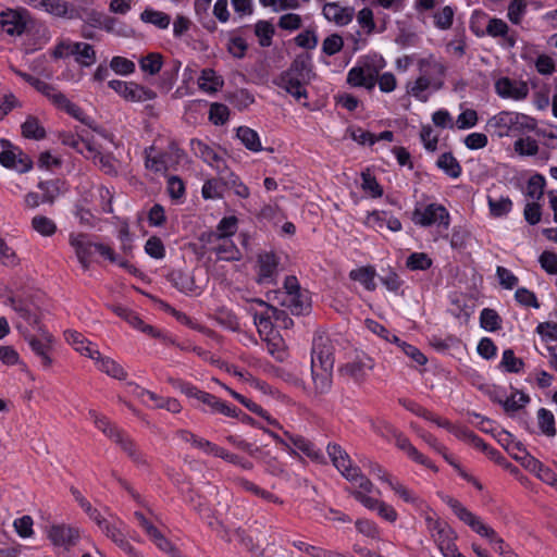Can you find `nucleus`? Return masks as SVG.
Returning a JSON list of instances; mask_svg holds the SVG:
<instances>
[{"label": "nucleus", "instance_id": "1", "mask_svg": "<svg viewBox=\"0 0 557 557\" xmlns=\"http://www.w3.org/2000/svg\"><path fill=\"white\" fill-rule=\"evenodd\" d=\"M442 499L460 521L467 524L478 535L486 539L494 550L499 555L505 556L511 550L492 527L484 523L481 517L470 511L458 499L448 495L443 496Z\"/></svg>", "mask_w": 557, "mask_h": 557}, {"label": "nucleus", "instance_id": "2", "mask_svg": "<svg viewBox=\"0 0 557 557\" xmlns=\"http://www.w3.org/2000/svg\"><path fill=\"white\" fill-rule=\"evenodd\" d=\"M268 299L276 300L294 315L309 314L311 298L307 289H301L296 276L289 275L284 280V289L268 293Z\"/></svg>", "mask_w": 557, "mask_h": 557}, {"label": "nucleus", "instance_id": "3", "mask_svg": "<svg viewBox=\"0 0 557 557\" xmlns=\"http://www.w3.org/2000/svg\"><path fill=\"white\" fill-rule=\"evenodd\" d=\"M424 520L432 539L443 556L457 546V534L447 522L436 518V515L431 510L425 512Z\"/></svg>", "mask_w": 557, "mask_h": 557}, {"label": "nucleus", "instance_id": "4", "mask_svg": "<svg viewBox=\"0 0 557 557\" xmlns=\"http://www.w3.org/2000/svg\"><path fill=\"white\" fill-rule=\"evenodd\" d=\"M47 536L54 553L60 556L69 554L79 543L81 531L78 528L65 523L52 524Z\"/></svg>", "mask_w": 557, "mask_h": 557}, {"label": "nucleus", "instance_id": "5", "mask_svg": "<svg viewBox=\"0 0 557 557\" xmlns=\"http://www.w3.org/2000/svg\"><path fill=\"white\" fill-rule=\"evenodd\" d=\"M412 222L422 227L437 225L438 228L447 231L450 225V214L448 210L440 203H429L423 208H414L412 212Z\"/></svg>", "mask_w": 557, "mask_h": 557}, {"label": "nucleus", "instance_id": "6", "mask_svg": "<svg viewBox=\"0 0 557 557\" xmlns=\"http://www.w3.org/2000/svg\"><path fill=\"white\" fill-rule=\"evenodd\" d=\"M249 306L247 311L253 318V323L257 326L258 333L262 339L277 334L274 331V319L271 315V305L262 299L253 298L248 301Z\"/></svg>", "mask_w": 557, "mask_h": 557}, {"label": "nucleus", "instance_id": "7", "mask_svg": "<svg viewBox=\"0 0 557 557\" xmlns=\"http://www.w3.org/2000/svg\"><path fill=\"white\" fill-rule=\"evenodd\" d=\"M30 22V14L26 9H5L0 12V32L10 36H21Z\"/></svg>", "mask_w": 557, "mask_h": 557}, {"label": "nucleus", "instance_id": "8", "mask_svg": "<svg viewBox=\"0 0 557 557\" xmlns=\"http://www.w3.org/2000/svg\"><path fill=\"white\" fill-rule=\"evenodd\" d=\"M334 346L332 341L324 335H315L311 348V366L320 369L333 370L334 368Z\"/></svg>", "mask_w": 557, "mask_h": 557}, {"label": "nucleus", "instance_id": "9", "mask_svg": "<svg viewBox=\"0 0 557 557\" xmlns=\"http://www.w3.org/2000/svg\"><path fill=\"white\" fill-rule=\"evenodd\" d=\"M3 147L8 145L0 152V164L7 169L15 170L18 173H26L33 168L32 159L24 153L18 147L10 145L8 140H1Z\"/></svg>", "mask_w": 557, "mask_h": 557}, {"label": "nucleus", "instance_id": "10", "mask_svg": "<svg viewBox=\"0 0 557 557\" xmlns=\"http://www.w3.org/2000/svg\"><path fill=\"white\" fill-rule=\"evenodd\" d=\"M41 95L45 96L57 109L62 110L74 119L87 124L84 111L53 85L47 83V88L41 91Z\"/></svg>", "mask_w": 557, "mask_h": 557}, {"label": "nucleus", "instance_id": "11", "mask_svg": "<svg viewBox=\"0 0 557 557\" xmlns=\"http://www.w3.org/2000/svg\"><path fill=\"white\" fill-rule=\"evenodd\" d=\"M172 151H163L157 152L153 146H150L145 149V168L154 173H164L169 170V168L174 163L173 157L177 159L181 157V150L172 145Z\"/></svg>", "mask_w": 557, "mask_h": 557}, {"label": "nucleus", "instance_id": "12", "mask_svg": "<svg viewBox=\"0 0 557 557\" xmlns=\"http://www.w3.org/2000/svg\"><path fill=\"white\" fill-rule=\"evenodd\" d=\"M280 259L274 252H262L257 259V283L275 284L278 274Z\"/></svg>", "mask_w": 557, "mask_h": 557}, {"label": "nucleus", "instance_id": "13", "mask_svg": "<svg viewBox=\"0 0 557 557\" xmlns=\"http://www.w3.org/2000/svg\"><path fill=\"white\" fill-rule=\"evenodd\" d=\"M496 94L504 99L523 100L529 95V86L523 81L500 77L495 83Z\"/></svg>", "mask_w": 557, "mask_h": 557}, {"label": "nucleus", "instance_id": "14", "mask_svg": "<svg viewBox=\"0 0 557 557\" xmlns=\"http://www.w3.org/2000/svg\"><path fill=\"white\" fill-rule=\"evenodd\" d=\"M374 360L370 356L362 354L357 355L355 359L345 363L341 368V372L356 382H362L366 380L369 372L374 369Z\"/></svg>", "mask_w": 557, "mask_h": 557}, {"label": "nucleus", "instance_id": "15", "mask_svg": "<svg viewBox=\"0 0 557 557\" xmlns=\"http://www.w3.org/2000/svg\"><path fill=\"white\" fill-rule=\"evenodd\" d=\"M190 149L197 158L210 165L215 172L226 163L225 159L208 143L193 138L190 140Z\"/></svg>", "mask_w": 557, "mask_h": 557}, {"label": "nucleus", "instance_id": "16", "mask_svg": "<svg viewBox=\"0 0 557 557\" xmlns=\"http://www.w3.org/2000/svg\"><path fill=\"white\" fill-rule=\"evenodd\" d=\"M347 83L372 90L376 85V70L369 64L356 65L348 71Z\"/></svg>", "mask_w": 557, "mask_h": 557}, {"label": "nucleus", "instance_id": "17", "mask_svg": "<svg viewBox=\"0 0 557 557\" xmlns=\"http://www.w3.org/2000/svg\"><path fill=\"white\" fill-rule=\"evenodd\" d=\"M168 281L178 292L188 296H198L202 289L195 282L193 273L184 270H172L168 274Z\"/></svg>", "mask_w": 557, "mask_h": 557}, {"label": "nucleus", "instance_id": "18", "mask_svg": "<svg viewBox=\"0 0 557 557\" xmlns=\"http://www.w3.org/2000/svg\"><path fill=\"white\" fill-rule=\"evenodd\" d=\"M70 245L74 248L76 257L84 270L90 265V257L96 252V245L88 239L86 234H71Z\"/></svg>", "mask_w": 557, "mask_h": 557}, {"label": "nucleus", "instance_id": "19", "mask_svg": "<svg viewBox=\"0 0 557 557\" xmlns=\"http://www.w3.org/2000/svg\"><path fill=\"white\" fill-rule=\"evenodd\" d=\"M311 376L313 387L309 391V396L314 399H321V397L327 394L333 384V370L320 369L319 367L312 364L311 366Z\"/></svg>", "mask_w": 557, "mask_h": 557}, {"label": "nucleus", "instance_id": "20", "mask_svg": "<svg viewBox=\"0 0 557 557\" xmlns=\"http://www.w3.org/2000/svg\"><path fill=\"white\" fill-rule=\"evenodd\" d=\"M322 15L337 26H346L354 18L355 9L344 7L339 2H326L322 7Z\"/></svg>", "mask_w": 557, "mask_h": 557}, {"label": "nucleus", "instance_id": "21", "mask_svg": "<svg viewBox=\"0 0 557 557\" xmlns=\"http://www.w3.org/2000/svg\"><path fill=\"white\" fill-rule=\"evenodd\" d=\"M110 519L104 523V525L100 529L107 537H109L112 542H114L120 548L126 552L129 555H135V548L131 545V543L126 540L121 527L123 522L117 518L109 515Z\"/></svg>", "mask_w": 557, "mask_h": 557}, {"label": "nucleus", "instance_id": "22", "mask_svg": "<svg viewBox=\"0 0 557 557\" xmlns=\"http://www.w3.org/2000/svg\"><path fill=\"white\" fill-rule=\"evenodd\" d=\"M111 309L117 317L126 321L134 329L139 330L152 337H158L160 335L159 332L152 325L146 324L140 319V317L132 309L123 307L121 305H114L111 307Z\"/></svg>", "mask_w": 557, "mask_h": 557}, {"label": "nucleus", "instance_id": "23", "mask_svg": "<svg viewBox=\"0 0 557 557\" xmlns=\"http://www.w3.org/2000/svg\"><path fill=\"white\" fill-rule=\"evenodd\" d=\"M419 71L422 75H426L433 84H442V79L446 73V66L443 62L437 60L433 54L422 58L418 62Z\"/></svg>", "mask_w": 557, "mask_h": 557}, {"label": "nucleus", "instance_id": "24", "mask_svg": "<svg viewBox=\"0 0 557 557\" xmlns=\"http://www.w3.org/2000/svg\"><path fill=\"white\" fill-rule=\"evenodd\" d=\"M223 187L233 189L235 195L240 198H248L250 195L249 188L240 181L239 176L228 169L226 163L222 169L216 171Z\"/></svg>", "mask_w": 557, "mask_h": 557}, {"label": "nucleus", "instance_id": "25", "mask_svg": "<svg viewBox=\"0 0 557 557\" xmlns=\"http://www.w3.org/2000/svg\"><path fill=\"white\" fill-rule=\"evenodd\" d=\"M515 114L516 112L502 111L487 121L486 127L493 129L498 137L510 136Z\"/></svg>", "mask_w": 557, "mask_h": 557}, {"label": "nucleus", "instance_id": "26", "mask_svg": "<svg viewBox=\"0 0 557 557\" xmlns=\"http://www.w3.org/2000/svg\"><path fill=\"white\" fill-rule=\"evenodd\" d=\"M486 34L493 38H503L507 48H513L516 45L515 33H509L507 23L500 18L492 17L486 25Z\"/></svg>", "mask_w": 557, "mask_h": 557}, {"label": "nucleus", "instance_id": "27", "mask_svg": "<svg viewBox=\"0 0 557 557\" xmlns=\"http://www.w3.org/2000/svg\"><path fill=\"white\" fill-rule=\"evenodd\" d=\"M86 158L92 159L94 163L109 176L119 175V161L112 153H101L94 147V152L86 154Z\"/></svg>", "mask_w": 557, "mask_h": 557}, {"label": "nucleus", "instance_id": "28", "mask_svg": "<svg viewBox=\"0 0 557 557\" xmlns=\"http://www.w3.org/2000/svg\"><path fill=\"white\" fill-rule=\"evenodd\" d=\"M276 85L293 96L296 100L308 98V92L301 84V79L289 75V73H282L276 79Z\"/></svg>", "mask_w": 557, "mask_h": 557}, {"label": "nucleus", "instance_id": "29", "mask_svg": "<svg viewBox=\"0 0 557 557\" xmlns=\"http://www.w3.org/2000/svg\"><path fill=\"white\" fill-rule=\"evenodd\" d=\"M327 455L332 460L334 467L343 474L345 478L348 470L352 469L355 466L351 465V460L346 450L339 446L338 444H329L327 445Z\"/></svg>", "mask_w": 557, "mask_h": 557}, {"label": "nucleus", "instance_id": "30", "mask_svg": "<svg viewBox=\"0 0 557 557\" xmlns=\"http://www.w3.org/2000/svg\"><path fill=\"white\" fill-rule=\"evenodd\" d=\"M237 231V219L233 215L224 216L218 224L216 231L202 235L207 243H215L219 238H230Z\"/></svg>", "mask_w": 557, "mask_h": 557}, {"label": "nucleus", "instance_id": "31", "mask_svg": "<svg viewBox=\"0 0 557 557\" xmlns=\"http://www.w3.org/2000/svg\"><path fill=\"white\" fill-rule=\"evenodd\" d=\"M59 139L62 145L67 146L81 154L85 156L89 152H94L92 144L84 138L81 134H74L72 132H62L59 135Z\"/></svg>", "mask_w": 557, "mask_h": 557}, {"label": "nucleus", "instance_id": "32", "mask_svg": "<svg viewBox=\"0 0 557 557\" xmlns=\"http://www.w3.org/2000/svg\"><path fill=\"white\" fill-rule=\"evenodd\" d=\"M27 341L33 352L40 358L42 367L49 368L52 363V359L50 357L51 336H46L44 338L30 336Z\"/></svg>", "mask_w": 557, "mask_h": 557}, {"label": "nucleus", "instance_id": "33", "mask_svg": "<svg viewBox=\"0 0 557 557\" xmlns=\"http://www.w3.org/2000/svg\"><path fill=\"white\" fill-rule=\"evenodd\" d=\"M212 244L214 245L212 250L218 256V259L225 261H238L242 259V252L231 238H219Z\"/></svg>", "mask_w": 557, "mask_h": 557}, {"label": "nucleus", "instance_id": "34", "mask_svg": "<svg viewBox=\"0 0 557 557\" xmlns=\"http://www.w3.org/2000/svg\"><path fill=\"white\" fill-rule=\"evenodd\" d=\"M37 187L41 190V200L47 203H53L66 190L65 182L60 178L39 182Z\"/></svg>", "mask_w": 557, "mask_h": 557}, {"label": "nucleus", "instance_id": "35", "mask_svg": "<svg viewBox=\"0 0 557 557\" xmlns=\"http://www.w3.org/2000/svg\"><path fill=\"white\" fill-rule=\"evenodd\" d=\"M121 449L135 462L137 466H146L147 459L145 455L138 449L134 441L124 432L114 441Z\"/></svg>", "mask_w": 557, "mask_h": 557}, {"label": "nucleus", "instance_id": "36", "mask_svg": "<svg viewBox=\"0 0 557 557\" xmlns=\"http://www.w3.org/2000/svg\"><path fill=\"white\" fill-rule=\"evenodd\" d=\"M530 400L531 399L529 395L518 389H516L510 397L493 398V401L499 404L509 414H512L525 407Z\"/></svg>", "mask_w": 557, "mask_h": 557}, {"label": "nucleus", "instance_id": "37", "mask_svg": "<svg viewBox=\"0 0 557 557\" xmlns=\"http://www.w3.org/2000/svg\"><path fill=\"white\" fill-rule=\"evenodd\" d=\"M234 483L238 487L243 488L244 491L251 493L258 497H261L262 499H264L267 502L278 504V505L283 504V500L280 497H277L276 495H274L273 493H271L267 490L261 488L260 486H258L257 484H255L253 482H251L245 478H242V476L235 478Z\"/></svg>", "mask_w": 557, "mask_h": 557}, {"label": "nucleus", "instance_id": "38", "mask_svg": "<svg viewBox=\"0 0 557 557\" xmlns=\"http://www.w3.org/2000/svg\"><path fill=\"white\" fill-rule=\"evenodd\" d=\"M375 276V269L371 265L360 267L349 272V278L359 282L369 292H373L376 288Z\"/></svg>", "mask_w": 557, "mask_h": 557}, {"label": "nucleus", "instance_id": "39", "mask_svg": "<svg viewBox=\"0 0 557 557\" xmlns=\"http://www.w3.org/2000/svg\"><path fill=\"white\" fill-rule=\"evenodd\" d=\"M96 363L98 370L115 380L124 381L127 379V372L125 369L110 357L101 355Z\"/></svg>", "mask_w": 557, "mask_h": 557}, {"label": "nucleus", "instance_id": "40", "mask_svg": "<svg viewBox=\"0 0 557 557\" xmlns=\"http://www.w3.org/2000/svg\"><path fill=\"white\" fill-rule=\"evenodd\" d=\"M184 500L201 518L211 517V508L208 500L203 496L197 494L195 491L188 490L184 495Z\"/></svg>", "mask_w": 557, "mask_h": 557}, {"label": "nucleus", "instance_id": "41", "mask_svg": "<svg viewBox=\"0 0 557 557\" xmlns=\"http://www.w3.org/2000/svg\"><path fill=\"white\" fill-rule=\"evenodd\" d=\"M236 136L248 150L252 152L262 150L260 137L255 129L248 126H239L236 129Z\"/></svg>", "mask_w": 557, "mask_h": 557}, {"label": "nucleus", "instance_id": "42", "mask_svg": "<svg viewBox=\"0 0 557 557\" xmlns=\"http://www.w3.org/2000/svg\"><path fill=\"white\" fill-rule=\"evenodd\" d=\"M436 165L451 178H458L462 173V168L459 161L451 152L442 153L436 161Z\"/></svg>", "mask_w": 557, "mask_h": 557}, {"label": "nucleus", "instance_id": "43", "mask_svg": "<svg viewBox=\"0 0 557 557\" xmlns=\"http://www.w3.org/2000/svg\"><path fill=\"white\" fill-rule=\"evenodd\" d=\"M198 86L202 91L216 92L222 86L223 81L212 69H203L198 78Z\"/></svg>", "mask_w": 557, "mask_h": 557}, {"label": "nucleus", "instance_id": "44", "mask_svg": "<svg viewBox=\"0 0 557 557\" xmlns=\"http://www.w3.org/2000/svg\"><path fill=\"white\" fill-rule=\"evenodd\" d=\"M140 20L144 23L152 24L159 29H166L171 24V16L169 14L152 8H146L140 13Z\"/></svg>", "mask_w": 557, "mask_h": 557}, {"label": "nucleus", "instance_id": "45", "mask_svg": "<svg viewBox=\"0 0 557 557\" xmlns=\"http://www.w3.org/2000/svg\"><path fill=\"white\" fill-rule=\"evenodd\" d=\"M389 487L397 494L404 502L413 505L417 508L422 509L426 507L425 502L420 498L414 492L406 487L398 480L389 482Z\"/></svg>", "mask_w": 557, "mask_h": 557}, {"label": "nucleus", "instance_id": "46", "mask_svg": "<svg viewBox=\"0 0 557 557\" xmlns=\"http://www.w3.org/2000/svg\"><path fill=\"white\" fill-rule=\"evenodd\" d=\"M88 414L94 421L96 428L113 442L123 432L116 425L112 424L104 416L98 414L95 410H89Z\"/></svg>", "mask_w": 557, "mask_h": 557}, {"label": "nucleus", "instance_id": "47", "mask_svg": "<svg viewBox=\"0 0 557 557\" xmlns=\"http://www.w3.org/2000/svg\"><path fill=\"white\" fill-rule=\"evenodd\" d=\"M292 444L296 449L309 457L311 460L320 461L323 459L322 451L315 445L304 436H292Z\"/></svg>", "mask_w": 557, "mask_h": 557}, {"label": "nucleus", "instance_id": "48", "mask_svg": "<svg viewBox=\"0 0 557 557\" xmlns=\"http://www.w3.org/2000/svg\"><path fill=\"white\" fill-rule=\"evenodd\" d=\"M22 135L28 139L40 140L46 137V129L39 120L33 115H28L21 125Z\"/></svg>", "mask_w": 557, "mask_h": 557}, {"label": "nucleus", "instance_id": "49", "mask_svg": "<svg viewBox=\"0 0 557 557\" xmlns=\"http://www.w3.org/2000/svg\"><path fill=\"white\" fill-rule=\"evenodd\" d=\"M448 432L454 434L457 438L472 444L479 449H487V444L468 428L453 424Z\"/></svg>", "mask_w": 557, "mask_h": 557}, {"label": "nucleus", "instance_id": "50", "mask_svg": "<svg viewBox=\"0 0 557 557\" xmlns=\"http://www.w3.org/2000/svg\"><path fill=\"white\" fill-rule=\"evenodd\" d=\"M499 368L508 373H519L524 368V361L516 357L512 349H506L503 352Z\"/></svg>", "mask_w": 557, "mask_h": 557}, {"label": "nucleus", "instance_id": "51", "mask_svg": "<svg viewBox=\"0 0 557 557\" xmlns=\"http://www.w3.org/2000/svg\"><path fill=\"white\" fill-rule=\"evenodd\" d=\"M162 55L158 52L148 53L139 60L141 71L150 75L158 74L162 69Z\"/></svg>", "mask_w": 557, "mask_h": 557}, {"label": "nucleus", "instance_id": "52", "mask_svg": "<svg viewBox=\"0 0 557 557\" xmlns=\"http://www.w3.org/2000/svg\"><path fill=\"white\" fill-rule=\"evenodd\" d=\"M536 128V120L523 114L517 113L513 117V126L511 135H522L529 132H532Z\"/></svg>", "mask_w": 557, "mask_h": 557}, {"label": "nucleus", "instance_id": "53", "mask_svg": "<svg viewBox=\"0 0 557 557\" xmlns=\"http://www.w3.org/2000/svg\"><path fill=\"white\" fill-rule=\"evenodd\" d=\"M497 441L512 456V458H515V454L522 455L523 451H525L522 443L516 441L513 436L507 431L499 432L497 435Z\"/></svg>", "mask_w": 557, "mask_h": 557}, {"label": "nucleus", "instance_id": "54", "mask_svg": "<svg viewBox=\"0 0 557 557\" xmlns=\"http://www.w3.org/2000/svg\"><path fill=\"white\" fill-rule=\"evenodd\" d=\"M381 283L386 287L387 290L397 294L401 288L404 281L392 268L382 269L380 275Z\"/></svg>", "mask_w": 557, "mask_h": 557}, {"label": "nucleus", "instance_id": "55", "mask_svg": "<svg viewBox=\"0 0 557 557\" xmlns=\"http://www.w3.org/2000/svg\"><path fill=\"white\" fill-rule=\"evenodd\" d=\"M79 46L75 52V61L84 67L91 66L97 60L94 47L87 42H79Z\"/></svg>", "mask_w": 557, "mask_h": 557}, {"label": "nucleus", "instance_id": "56", "mask_svg": "<svg viewBox=\"0 0 557 557\" xmlns=\"http://www.w3.org/2000/svg\"><path fill=\"white\" fill-rule=\"evenodd\" d=\"M500 322V317L494 309L484 308L480 313V324L488 332L499 330L502 327Z\"/></svg>", "mask_w": 557, "mask_h": 557}, {"label": "nucleus", "instance_id": "57", "mask_svg": "<svg viewBox=\"0 0 557 557\" xmlns=\"http://www.w3.org/2000/svg\"><path fill=\"white\" fill-rule=\"evenodd\" d=\"M545 185V177L542 174H534L528 181L527 195L534 201H539L544 195Z\"/></svg>", "mask_w": 557, "mask_h": 557}, {"label": "nucleus", "instance_id": "58", "mask_svg": "<svg viewBox=\"0 0 557 557\" xmlns=\"http://www.w3.org/2000/svg\"><path fill=\"white\" fill-rule=\"evenodd\" d=\"M33 228L42 236H52L57 232V224L45 215H35L32 220Z\"/></svg>", "mask_w": 557, "mask_h": 557}, {"label": "nucleus", "instance_id": "59", "mask_svg": "<svg viewBox=\"0 0 557 557\" xmlns=\"http://www.w3.org/2000/svg\"><path fill=\"white\" fill-rule=\"evenodd\" d=\"M255 34L259 38L260 46L269 47L274 35V27L270 22L261 20L255 25Z\"/></svg>", "mask_w": 557, "mask_h": 557}, {"label": "nucleus", "instance_id": "60", "mask_svg": "<svg viewBox=\"0 0 557 557\" xmlns=\"http://www.w3.org/2000/svg\"><path fill=\"white\" fill-rule=\"evenodd\" d=\"M539 428L547 436L556 434L555 418L552 411L541 408L537 411Z\"/></svg>", "mask_w": 557, "mask_h": 557}, {"label": "nucleus", "instance_id": "61", "mask_svg": "<svg viewBox=\"0 0 557 557\" xmlns=\"http://www.w3.org/2000/svg\"><path fill=\"white\" fill-rule=\"evenodd\" d=\"M406 267L411 271H425L432 267V259L424 252H412L406 260Z\"/></svg>", "mask_w": 557, "mask_h": 557}, {"label": "nucleus", "instance_id": "62", "mask_svg": "<svg viewBox=\"0 0 557 557\" xmlns=\"http://www.w3.org/2000/svg\"><path fill=\"white\" fill-rule=\"evenodd\" d=\"M488 207L493 216L502 218L511 211L512 202L508 197H500L498 199L488 197Z\"/></svg>", "mask_w": 557, "mask_h": 557}, {"label": "nucleus", "instance_id": "63", "mask_svg": "<svg viewBox=\"0 0 557 557\" xmlns=\"http://www.w3.org/2000/svg\"><path fill=\"white\" fill-rule=\"evenodd\" d=\"M79 42L71 41L70 39H64L59 41L51 54L55 59H65L69 57H75L76 49H79Z\"/></svg>", "mask_w": 557, "mask_h": 557}, {"label": "nucleus", "instance_id": "64", "mask_svg": "<svg viewBox=\"0 0 557 557\" xmlns=\"http://www.w3.org/2000/svg\"><path fill=\"white\" fill-rule=\"evenodd\" d=\"M310 72V60L308 57H297L293 63L290 64V67L285 71L284 73H289V75H293L295 77H298L300 79H305Z\"/></svg>", "mask_w": 557, "mask_h": 557}]
</instances>
